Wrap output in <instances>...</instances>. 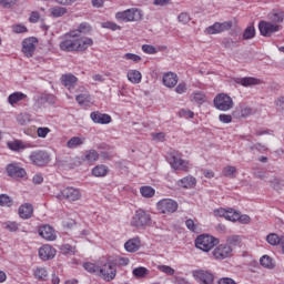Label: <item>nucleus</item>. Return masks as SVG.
<instances>
[{"instance_id":"nucleus-22","label":"nucleus","mask_w":284,"mask_h":284,"mask_svg":"<svg viewBox=\"0 0 284 284\" xmlns=\"http://www.w3.org/2000/svg\"><path fill=\"white\" fill-rule=\"evenodd\" d=\"M179 187H183L184 190H193L196 187V178L192 175H187L178 181Z\"/></svg>"},{"instance_id":"nucleus-57","label":"nucleus","mask_w":284,"mask_h":284,"mask_svg":"<svg viewBox=\"0 0 284 284\" xmlns=\"http://www.w3.org/2000/svg\"><path fill=\"white\" fill-rule=\"evenodd\" d=\"M102 28H106V30L113 31L121 30V27L119 24L110 21L102 23Z\"/></svg>"},{"instance_id":"nucleus-21","label":"nucleus","mask_w":284,"mask_h":284,"mask_svg":"<svg viewBox=\"0 0 284 284\" xmlns=\"http://www.w3.org/2000/svg\"><path fill=\"white\" fill-rule=\"evenodd\" d=\"M18 214L20 219L28 221V219H32V214H34V207L30 203H24L20 205Z\"/></svg>"},{"instance_id":"nucleus-20","label":"nucleus","mask_w":284,"mask_h":284,"mask_svg":"<svg viewBox=\"0 0 284 284\" xmlns=\"http://www.w3.org/2000/svg\"><path fill=\"white\" fill-rule=\"evenodd\" d=\"M7 173L11 179H23V176H26V169L17 164H9L7 166Z\"/></svg>"},{"instance_id":"nucleus-37","label":"nucleus","mask_w":284,"mask_h":284,"mask_svg":"<svg viewBox=\"0 0 284 284\" xmlns=\"http://www.w3.org/2000/svg\"><path fill=\"white\" fill-rule=\"evenodd\" d=\"M132 274L135 278H145V276H148V274H150V270H148L146 267H143V266H139L132 271Z\"/></svg>"},{"instance_id":"nucleus-50","label":"nucleus","mask_w":284,"mask_h":284,"mask_svg":"<svg viewBox=\"0 0 284 284\" xmlns=\"http://www.w3.org/2000/svg\"><path fill=\"white\" fill-rule=\"evenodd\" d=\"M179 23H182L183 26H187L190 21H192V18L190 17V13L187 12H181L178 16Z\"/></svg>"},{"instance_id":"nucleus-44","label":"nucleus","mask_w":284,"mask_h":284,"mask_svg":"<svg viewBox=\"0 0 284 284\" xmlns=\"http://www.w3.org/2000/svg\"><path fill=\"white\" fill-rule=\"evenodd\" d=\"M126 77L131 83L135 84L141 83V80L143 79L141 72H128Z\"/></svg>"},{"instance_id":"nucleus-19","label":"nucleus","mask_w":284,"mask_h":284,"mask_svg":"<svg viewBox=\"0 0 284 284\" xmlns=\"http://www.w3.org/2000/svg\"><path fill=\"white\" fill-rule=\"evenodd\" d=\"M39 256L41 261H51V258H54L57 256V250L52 247L49 244L43 245L39 248Z\"/></svg>"},{"instance_id":"nucleus-39","label":"nucleus","mask_w":284,"mask_h":284,"mask_svg":"<svg viewBox=\"0 0 284 284\" xmlns=\"http://www.w3.org/2000/svg\"><path fill=\"white\" fill-rule=\"evenodd\" d=\"M83 267L89 274H95V276H99V262L97 264L87 262L83 264Z\"/></svg>"},{"instance_id":"nucleus-12","label":"nucleus","mask_w":284,"mask_h":284,"mask_svg":"<svg viewBox=\"0 0 284 284\" xmlns=\"http://www.w3.org/2000/svg\"><path fill=\"white\" fill-rule=\"evenodd\" d=\"M37 45H39V40L34 37L27 38L22 41V53L28 59L34 57V52L37 51Z\"/></svg>"},{"instance_id":"nucleus-6","label":"nucleus","mask_w":284,"mask_h":284,"mask_svg":"<svg viewBox=\"0 0 284 284\" xmlns=\"http://www.w3.org/2000/svg\"><path fill=\"white\" fill-rule=\"evenodd\" d=\"M214 108L221 112H230L234 108V100L227 93H220L213 100Z\"/></svg>"},{"instance_id":"nucleus-3","label":"nucleus","mask_w":284,"mask_h":284,"mask_svg":"<svg viewBox=\"0 0 284 284\" xmlns=\"http://www.w3.org/2000/svg\"><path fill=\"white\" fill-rule=\"evenodd\" d=\"M116 21L122 23H132L134 21L143 20V11L138 8L126 9L124 11H119L115 13Z\"/></svg>"},{"instance_id":"nucleus-17","label":"nucleus","mask_w":284,"mask_h":284,"mask_svg":"<svg viewBox=\"0 0 284 284\" xmlns=\"http://www.w3.org/2000/svg\"><path fill=\"white\" fill-rule=\"evenodd\" d=\"M38 234L41 239H44V241H57V232L54 231V227L49 224L40 226Z\"/></svg>"},{"instance_id":"nucleus-7","label":"nucleus","mask_w":284,"mask_h":284,"mask_svg":"<svg viewBox=\"0 0 284 284\" xmlns=\"http://www.w3.org/2000/svg\"><path fill=\"white\" fill-rule=\"evenodd\" d=\"M152 223V215L142 209L136 210L131 220L133 227H148Z\"/></svg>"},{"instance_id":"nucleus-35","label":"nucleus","mask_w":284,"mask_h":284,"mask_svg":"<svg viewBox=\"0 0 284 284\" xmlns=\"http://www.w3.org/2000/svg\"><path fill=\"white\" fill-rule=\"evenodd\" d=\"M260 264L266 270H274V267H276V264H274V261L270 257V255L262 256L260 258Z\"/></svg>"},{"instance_id":"nucleus-4","label":"nucleus","mask_w":284,"mask_h":284,"mask_svg":"<svg viewBox=\"0 0 284 284\" xmlns=\"http://www.w3.org/2000/svg\"><path fill=\"white\" fill-rule=\"evenodd\" d=\"M169 163L173 170H182V172H190V170H192L190 161L183 160L181 153L176 150L170 151Z\"/></svg>"},{"instance_id":"nucleus-58","label":"nucleus","mask_w":284,"mask_h":284,"mask_svg":"<svg viewBox=\"0 0 284 284\" xmlns=\"http://www.w3.org/2000/svg\"><path fill=\"white\" fill-rule=\"evenodd\" d=\"M18 0H0V8L10 9L12 6H17Z\"/></svg>"},{"instance_id":"nucleus-32","label":"nucleus","mask_w":284,"mask_h":284,"mask_svg":"<svg viewBox=\"0 0 284 284\" xmlns=\"http://www.w3.org/2000/svg\"><path fill=\"white\" fill-rule=\"evenodd\" d=\"M85 143V138L73 136L67 142V148L74 150V148H80Z\"/></svg>"},{"instance_id":"nucleus-61","label":"nucleus","mask_w":284,"mask_h":284,"mask_svg":"<svg viewBox=\"0 0 284 284\" xmlns=\"http://www.w3.org/2000/svg\"><path fill=\"white\" fill-rule=\"evenodd\" d=\"M185 225L191 232H196L199 230V226L196 225V223H194V220L192 219L186 220Z\"/></svg>"},{"instance_id":"nucleus-2","label":"nucleus","mask_w":284,"mask_h":284,"mask_svg":"<svg viewBox=\"0 0 284 284\" xmlns=\"http://www.w3.org/2000/svg\"><path fill=\"white\" fill-rule=\"evenodd\" d=\"M98 276L102 278V281L110 283V281L116 278V264L113 261L102 257L98 261Z\"/></svg>"},{"instance_id":"nucleus-15","label":"nucleus","mask_w":284,"mask_h":284,"mask_svg":"<svg viewBox=\"0 0 284 284\" xmlns=\"http://www.w3.org/2000/svg\"><path fill=\"white\" fill-rule=\"evenodd\" d=\"M232 21L224 22H215L212 26L205 29L207 34H221L222 32H227V30H232Z\"/></svg>"},{"instance_id":"nucleus-52","label":"nucleus","mask_w":284,"mask_h":284,"mask_svg":"<svg viewBox=\"0 0 284 284\" xmlns=\"http://www.w3.org/2000/svg\"><path fill=\"white\" fill-rule=\"evenodd\" d=\"M17 121L20 125H28V123H30V114L28 113H20L17 116Z\"/></svg>"},{"instance_id":"nucleus-49","label":"nucleus","mask_w":284,"mask_h":284,"mask_svg":"<svg viewBox=\"0 0 284 284\" xmlns=\"http://www.w3.org/2000/svg\"><path fill=\"white\" fill-rule=\"evenodd\" d=\"M60 251L62 252V254L74 255L77 248L70 244H63L60 246Z\"/></svg>"},{"instance_id":"nucleus-64","label":"nucleus","mask_w":284,"mask_h":284,"mask_svg":"<svg viewBox=\"0 0 284 284\" xmlns=\"http://www.w3.org/2000/svg\"><path fill=\"white\" fill-rule=\"evenodd\" d=\"M217 284H236V282L230 277H222L219 280Z\"/></svg>"},{"instance_id":"nucleus-25","label":"nucleus","mask_w":284,"mask_h":284,"mask_svg":"<svg viewBox=\"0 0 284 284\" xmlns=\"http://www.w3.org/2000/svg\"><path fill=\"white\" fill-rule=\"evenodd\" d=\"M77 81L79 80L72 73H67L61 77V83L64 88H68V90L74 88V85H77Z\"/></svg>"},{"instance_id":"nucleus-60","label":"nucleus","mask_w":284,"mask_h":284,"mask_svg":"<svg viewBox=\"0 0 284 284\" xmlns=\"http://www.w3.org/2000/svg\"><path fill=\"white\" fill-rule=\"evenodd\" d=\"M237 221L239 223H242V225H247L252 219L247 214L241 215V212L237 214Z\"/></svg>"},{"instance_id":"nucleus-16","label":"nucleus","mask_w":284,"mask_h":284,"mask_svg":"<svg viewBox=\"0 0 284 284\" xmlns=\"http://www.w3.org/2000/svg\"><path fill=\"white\" fill-rule=\"evenodd\" d=\"M91 121L99 125H108L112 123V116L108 113H101L100 111H93L90 114Z\"/></svg>"},{"instance_id":"nucleus-13","label":"nucleus","mask_w":284,"mask_h":284,"mask_svg":"<svg viewBox=\"0 0 284 284\" xmlns=\"http://www.w3.org/2000/svg\"><path fill=\"white\" fill-rule=\"evenodd\" d=\"M258 30L262 37H272L274 32H278L283 30V27L278 24H274L272 22L261 21L258 23Z\"/></svg>"},{"instance_id":"nucleus-42","label":"nucleus","mask_w":284,"mask_h":284,"mask_svg":"<svg viewBox=\"0 0 284 284\" xmlns=\"http://www.w3.org/2000/svg\"><path fill=\"white\" fill-rule=\"evenodd\" d=\"M223 176H227L229 179H236V166L227 165L222 171Z\"/></svg>"},{"instance_id":"nucleus-29","label":"nucleus","mask_w":284,"mask_h":284,"mask_svg":"<svg viewBox=\"0 0 284 284\" xmlns=\"http://www.w3.org/2000/svg\"><path fill=\"white\" fill-rule=\"evenodd\" d=\"M110 168H108L105 164H100L92 169V175L97 178L108 176Z\"/></svg>"},{"instance_id":"nucleus-45","label":"nucleus","mask_w":284,"mask_h":284,"mask_svg":"<svg viewBox=\"0 0 284 284\" xmlns=\"http://www.w3.org/2000/svg\"><path fill=\"white\" fill-rule=\"evenodd\" d=\"M239 211L234 209H227L226 211V221H232L233 223H236L239 220Z\"/></svg>"},{"instance_id":"nucleus-62","label":"nucleus","mask_w":284,"mask_h":284,"mask_svg":"<svg viewBox=\"0 0 284 284\" xmlns=\"http://www.w3.org/2000/svg\"><path fill=\"white\" fill-rule=\"evenodd\" d=\"M275 105H276V110H278V112H283L284 111V97H280L275 100Z\"/></svg>"},{"instance_id":"nucleus-8","label":"nucleus","mask_w":284,"mask_h":284,"mask_svg":"<svg viewBox=\"0 0 284 284\" xmlns=\"http://www.w3.org/2000/svg\"><path fill=\"white\" fill-rule=\"evenodd\" d=\"M29 159L31 163L33 165H37L38 168H43L48 165V163H50V161L52 160L50 158V153L43 150L32 151Z\"/></svg>"},{"instance_id":"nucleus-31","label":"nucleus","mask_w":284,"mask_h":284,"mask_svg":"<svg viewBox=\"0 0 284 284\" xmlns=\"http://www.w3.org/2000/svg\"><path fill=\"white\" fill-rule=\"evenodd\" d=\"M50 17H53V19H59V17H63L64 14H68V9L64 7L55 6L49 10Z\"/></svg>"},{"instance_id":"nucleus-5","label":"nucleus","mask_w":284,"mask_h":284,"mask_svg":"<svg viewBox=\"0 0 284 284\" xmlns=\"http://www.w3.org/2000/svg\"><path fill=\"white\" fill-rule=\"evenodd\" d=\"M215 245H219V239L209 234L199 235L195 240V247L202 252H210Z\"/></svg>"},{"instance_id":"nucleus-27","label":"nucleus","mask_w":284,"mask_h":284,"mask_svg":"<svg viewBox=\"0 0 284 284\" xmlns=\"http://www.w3.org/2000/svg\"><path fill=\"white\" fill-rule=\"evenodd\" d=\"M28 99V95L24 94L23 92H13L8 97V103L11 104L12 106L17 105V103H20V101H23Z\"/></svg>"},{"instance_id":"nucleus-47","label":"nucleus","mask_w":284,"mask_h":284,"mask_svg":"<svg viewBox=\"0 0 284 284\" xmlns=\"http://www.w3.org/2000/svg\"><path fill=\"white\" fill-rule=\"evenodd\" d=\"M254 37H256V29H254V27H247L244 30L243 39L247 41L250 39H254Z\"/></svg>"},{"instance_id":"nucleus-51","label":"nucleus","mask_w":284,"mask_h":284,"mask_svg":"<svg viewBox=\"0 0 284 284\" xmlns=\"http://www.w3.org/2000/svg\"><path fill=\"white\" fill-rule=\"evenodd\" d=\"M0 205L1 207H10L12 205V199L8 194L0 195Z\"/></svg>"},{"instance_id":"nucleus-30","label":"nucleus","mask_w":284,"mask_h":284,"mask_svg":"<svg viewBox=\"0 0 284 284\" xmlns=\"http://www.w3.org/2000/svg\"><path fill=\"white\" fill-rule=\"evenodd\" d=\"M9 150H12V152H19V150H26L27 148H30V144H24L21 142V140H16L7 143Z\"/></svg>"},{"instance_id":"nucleus-18","label":"nucleus","mask_w":284,"mask_h":284,"mask_svg":"<svg viewBox=\"0 0 284 284\" xmlns=\"http://www.w3.org/2000/svg\"><path fill=\"white\" fill-rule=\"evenodd\" d=\"M233 81L243 88H252V85H261L263 83V80L254 77L233 78Z\"/></svg>"},{"instance_id":"nucleus-26","label":"nucleus","mask_w":284,"mask_h":284,"mask_svg":"<svg viewBox=\"0 0 284 284\" xmlns=\"http://www.w3.org/2000/svg\"><path fill=\"white\" fill-rule=\"evenodd\" d=\"M124 248L126 250V252L131 253L139 252V250L141 248V239L133 237L129 240L128 242H125Z\"/></svg>"},{"instance_id":"nucleus-56","label":"nucleus","mask_w":284,"mask_h":284,"mask_svg":"<svg viewBox=\"0 0 284 284\" xmlns=\"http://www.w3.org/2000/svg\"><path fill=\"white\" fill-rule=\"evenodd\" d=\"M123 59H125L126 61H132L133 63H139V61H141L140 55L134 53H125L123 55Z\"/></svg>"},{"instance_id":"nucleus-38","label":"nucleus","mask_w":284,"mask_h":284,"mask_svg":"<svg viewBox=\"0 0 284 284\" xmlns=\"http://www.w3.org/2000/svg\"><path fill=\"white\" fill-rule=\"evenodd\" d=\"M51 99H52V95L50 94H44L36 98L34 108H43V105L49 103Z\"/></svg>"},{"instance_id":"nucleus-46","label":"nucleus","mask_w":284,"mask_h":284,"mask_svg":"<svg viewBox=\"0 0 284 284\" xmlns=\"http://www.w3.org/2000/svg\"><path fill=\"white\" fill-rule=\"evenodd\" d=\"M273 23H283L284 20V12L283 11H275L270 17Z\"/></svg>"},{"instance_id":"nucleus-53","label":"nucleus","mask_w":284,"mask_h":284,"mask_svg":"<svg viewBox=\"0 0 284 284\" xmlns=\"http://www.w3.org/2000/svg\"><path fill=\"white\" fill-rule=\"evenodd\" d=\"M50 132H52V130H50V128L48 126H39L37 129V134L39 139H45Z\"/></svg>"},{"instance_id":"nucleus-33","label":"nucleus","mask_w":284,"mask_h":284,"mask_svg":"<svg viewBox=\"0 0 284 284\" xmlns=\"http://www.w3.org/2000/svg\"><path fill=\"white\" fill-rule=\"evenodd\" d=\"M241 235H230L226 237V245H230L231 250H234V247H239L242 243Z\"/></svg>"},{"instance_id":"nucleus-34","label":"nucleus","mask_w":284,"mask_h":284,"mask_svg":"<svg viewBox=\"0 0 284 284\" xmlns=\"http://www.w3.org/2000/svg\"><path fill=\"white\" fill-rule=\"evenodd\" d=\"M84 161H88V163H97V161H99V152L94 149L85 151Z\"/></svg>"},{"instance_id":"nucleus-23","label":"nucleus","mask_w":284,"mask_h":284,"mask_svg":"<svg viewBox=\"0 0 284 284\" xmlns=\"http://www.w3.org/2000/svg\"><path fill=\"white\" fill-rule=\"evenodd\" d=\"M162 81L166 88H174V85L179 83V75L174 72H166L164 73Z\"/></svg>"},{"instance_id":"nucleus-48","label":"nucleus","mask_w":284,"mask_h":284,"mask_svg":"<svg viewBox=\"0 0 284 284\" xmlns=\"http://www.w3.org/2000/svg\"><path fill=\"white\" fill-rule=\"evenodd\" d=\"M266 241L268 245H278L281 241V236H278V234H275V233H270L266 236Z\"/></svg>"},{"instance_id":"nucleus-14","label":"nucleus","mask_w":284,"mask_h":284,"mask_svg":"<svg viewBox=\"0 0 284 284\" xmlns=\"http://www.w3.org/2000/svg\"><path fill=\"white\" fill-rule=\"evenodd\" d=\"M193 277L200 284H213L214 273L205 270H195L192 272Z\"/></svg>"},{"instance_id":"nucleus-11","label":"nucleus","mask_w":284,"mask_h":284,"mask_svg":"<svg viewBox=\"0 0 284 284\" xmlns=\"http://www.w3.org/2000/svg\"><path fill=\"white\" fill-rule=\"evenodd\" d=\"M234 250L230 244H219L212 252L215 261H225V258H232Z\"/></svg>"},{"instance_id":"nucleus-41","label":"nucleus","mask_w":284,"mask_h":284,"mask_svg":"<svg viewBox=\"0 0 284 284\" xmlns=\"http://www.w3.org/2000/svg\"><path fill=\"white\" fill-rule=\"evenodd\" d=\"M191 101L197 103V105H203L205 103V93L201 91L193 92Z\"/></svg>"},{"instance_id":"nucleus-24","label":"nucleus","mask_w":284,"mask_h":284,"mask_svg":"<svg viewBox=\"0 0 284 284\" xmlns=\"http://www.w3.org/2000/svg\"><path fill=\"white\" fill-rule=\"evenodd\" d=\"M233 114L236 119H247V116L252 114V108L245 104H240V106L235 109Z\"/></svg>"},{"instance_id":"nucleus-55","label":"nucleus","mask_w":284,"mask_h":284,"mask_svg":"<svg viewBox=\"0 0 284 284\" xmlns=\"http://www.w3.org/2000/svg\"><path fill=\"white\" fill-rule=\"evenodd\" d=\"M142 51L145 54H156L159 51L154 48L152 44H143L142 45Z\"/></svg>"},{"instance_id":"nucleus-9","label":"nucleus","mask_w":284,"mask_h":284,"mask_svg":"<svg viewBox=\"0 0 284 284\" xmlns=\"http://www.w3.org/2000/svg\"><path fill=\"white\" fill-rule=\"evenodd\" d=\"M57 199L72 203L81 199V191L73 186H67L57 194Z\"/></svg>"},{"instance_id":"nucleus-36","label":"nucleus","mask_w":284,"mask_h":284,"mask_svg":"<svg viewBox=\"0 0 284 284\" xmlns=\"http://www.w3.org/2000/svg\"><path fill=\"white\" fill-rule=\"evenodd\" d=\"M73 32H77L81 37V34H90L92 32V27L88 22H82L79 24L78 29L73 30Z\"/></svg>"},{"instance_id":"nucleus-10","label":"nucleus","mask_w":284,"mask_h":284,"mask_svg":"<svg viewBox=\"0 0 284 284\" xmlns=\"http://www.w3.org/2000/svg\"><path fill=\"white\" fill-rule=\"evenodd\" d=\"M160 214H174L179 210V203L172 199H163L156 203Z\"/></svg>"},{"instance_id":"nucleus-43","label":"nucleus","mask_w":284,"mask_h":284,"mask_svg":"<svg viewBox=\"0 0 284 284\" xmlns=\"http://www.w3.org/2000/svg\"><path fill=\"white\" fill-rule=\"evenodd\" d=\"M34 276L38 281H48V271L44 267H38L34 271Z\"/></svg>"},{"instance_id":"nucleus-1","label":"nucleus","mask_w":284,"mask_h":284,"mask_svg":"<svg viewBox=\"0 0 284 284\" xmlns=\"http://www.w3.org/2000/svg\"><path fill=\"white\" fill-rule=\"evenodd\" d=\"M91 45H94V40L92 38L81 37L77 31H70L64 34L59 43L62 52H85Z\"/></svg>"},{"instance_id":"nucleus-59","label":"nucleus","mask_w":284,"mask_h":284,"mask_svg":"<svg viewBox=\"0 0 284 284\" xmlns=\"http://www.w3.org/2000/svg\"><path fill=\"white\" fill-rule=\"evenodd\" d=\"M6 230H9V232H17L19 230V224L17 222H6L4 223Z\"/></svg>"},{"instance_id":"nucleus-54","label":"nucleus","mask_w":284,"mask_h":284,"mask_svg":"<svg viewBox=\"0 0 284 284\" xmlns=\"http://www.w3.org/2000/svg\"><path fill=\"white\" fill-rule=\"evenodd\" d=\"M158 270L163 272V274H168V276H174L175 273L174 268L168 265H158Z\"/></svg>"},{"instance_id":"nucleus-28","label":"nucleus","mask_w":284,"mask_h":284,"mask_svg":"<svg viewBox=\"0 0 284 284\" xmlns=\"http://www.w3.org/2000/svg\"><path fill=\"white\" fill-rule=\"evenodd\" d=\"M75 101L83 108H90V105H92V95L88 93H82L75 97Z\"/></svg>"},{"instance_id":"nucleus-40","label":"nucleus","mask_w":284,"mask_h":284,"mask_svg":"<svg viewBox=\"0 0 284 284\" xmlns=\"http://www.w3.org/2000/svg\"><path fill=\"white\" fill-rule=\"evenodd\" d=\"M140 194L144 196V199H152V196L156 194V191L152 186H142L140 189Z\"/></svg>"},{"instance_id":"nucleus-63","label":"nucleus","mask_w":284,"mask_h":284,"mask_svg":"<svg viewBox=\"0 0 284 284\" xmlns=\"http://www.w3.org/2000/svg\"><path fill=\"white\" fill-rule=\"evenodd\" d=\"M219 121H221V123H232V115L222 113L219 115Z\"/></svg>"}]
</instances>
